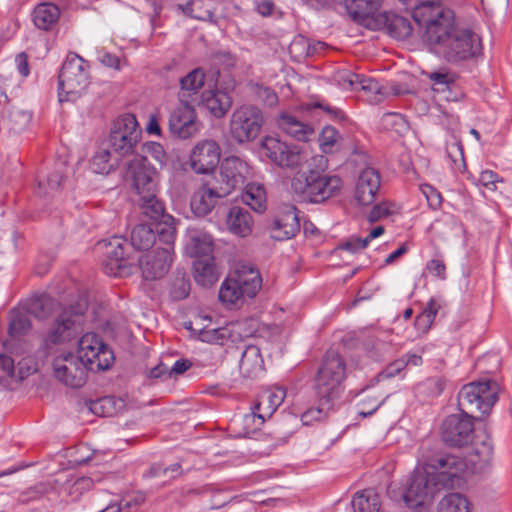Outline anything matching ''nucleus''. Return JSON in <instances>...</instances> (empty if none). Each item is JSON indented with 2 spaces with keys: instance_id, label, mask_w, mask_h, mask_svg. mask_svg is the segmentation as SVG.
<instances>
[{
  "instance_id": "62",
  "label": "nucleus",
  "mask_w": 512,
  "mask_h": 512,
  "mask_svg": "<svg viewBox=\"0 0 512 512\" xmlns=\"http://www.w3.org/2000/svg\"><path fill=\"white\" fill-rule=\"evenodd\" d=\"M17 360V369L19 379L27 377L29 374L36 371V365L32 358L25 357Z\"/></svg>"
},
{
  "instance_id": "58",
  "label": "nucleus",
  "mask_w": 512,
  "mask_h": 512,
  "mask_svg": "<svg viewBox=\"0 0 512 512\" xmlns=\"http://www.w3.org/2000/svg\"><path fill=\"white\" fill-rule=\"evenodd\" d=\"M359 76V74L344 70L335 75V81L344 90H357Z\"/></svg>"
},
{
  "instance_id": "14",
  "label": "nucleus",
  "mask_w": 512,
  "mask_h": 512,
  "mask_svg": "<svg viewBox=\"0 0 512 512\" xmlns=\"http://www.w3.org/2000/svg\"><path fill=\"white\" fill-rule=\"evenodd\" d=\"M423 467L437 481L439 487L456 486L461 475L468 471V463L456 454L438 456Z\"/></svg>"
},
{
  "instance_id": "48",
  "label": "nucleus",
  "mask_w": 512,
  "mask_h": 512,
  "mask_svg": "<svg viewBox=\"0 0 512 512\" xmlns=\"http://www.w3.org/2000/svg\"><path fill=\"white\" fill-rule=\"evenodd\" d=\"M7 121L9 129L15 133H19L29 125L31 114L21 107L13 106L8 112Z\"/></svg>"
},
{
  "instance_id": "54",
  "label": "nucleus",
  "mask_w": 512,
  "mask_h": 512,
  "mask_svg": "<svg viewBox=\"0 0 512 512\" xmlns=\"http://www.w3.org/2000/svg\"><path fill=\"white\" fill-rule=\"evenodd\" d=\"M117 401L113 397H104L92 402L91 411L102 417H109L117 412Z\"/></svg>"
},
{
  "instance_id": "3",
  "label": "nucleus",
  "mask_w": 512,
  "mask_h": 512,
  "mask_svg": "<svg viewBox=\"0 0 512 512\" xmlns=\"http://www.w3.org/2000/svg\"><path fill=\"white\" fill-rule=\"evenodd\" d=\"M326 159L314 155L304 171H298L291 179V189L301 199L311 203H322L337 195L342 189V179L325 174Z\"/></svg>"
},
{
  "instance_id": "35",
  "label": "nucleus",
  "mask_w": 512,
  "mask_h": 512,
  "mask_svg": "<svg viewBox=\"0 0 512 512\" xmlns=\"http://www.w3.org/2000/svg\"><path fill=\"white\" fill-rule=\"evenodd\" d=\"M219 276L220 272L215 265L213 257L196 259L194 261L193 277L199 285L210 287L218 281Z\"/></svg>"
},
{
  "instance_id": "16",
  "label": "nucleus",
  "mask_w": 512,
  "mask_h": 512,
  "mask_svg": "<svg viewBox=\"0 0 512 512\" xmlns=\"http://www.w3.org/2000/svg\"><path fill=\"white\" fill-rule=\"evenodd\" d=\"M250 176L251 168L246 161L237 156H229L221 162L213 181L219 186L220 193L228 196L235 189L242 187Z\"/></svg>"
},
{
  "instance_id": "25",
  "label": "nucleus",
  "mask_w": 512,
  "mask_h": 512,
  "mask_svg": "<svg viewBox=\"0 0 512 512\" xmlns=\"http://www.w3.org/2000/svg\"><path fill=\"white\" fill-rule=\"evenodd\" d=\"M226 195L220 193L219 186L214 182H208L199 187L191 198V209L198 216H205L215 207L219 198Z\"/></svg>"
},
{
  "instance_id": "64",
  "label": "nucleus",
  "mask_w": 512,
  "mask_h": 512,
  "mask_svg": "<svg viewBox=\"0 0 512 512\" xmlns=\"http://www.w3.org/2000/svg\"><path fill=\"white\" fill-rule=\"evenodd\" d=\"M392 213L391 205L388 203H380L375 205L369 213L368 219L370 222H376Z\"/></svg>"
},
{
  "instance_id": "5",
  "label": "nucleus",
  "mask_w": 512,
  "mask_h": 512,
  "mask_svg": "<svg viewBox=\"0 0 512 512\" xmlns=\"http://www.w3.org/2000/svg\"><path fill=\"white\" fill-rule=\"evenodd\" d=\"M88 308V300L81 297L76 308L64 309L49 328L44 339V345L49 349L52 345H59L73 339L84 324V313Z\"/></svg>"
},
{
  "instance_id": "45",
  "label": "nucleus",
  "mask_w": 512,
  "mask_h": 512,
  "mask_svg": "<svg viewBox=\"0 0 512 512\" xmlns=\"http://www.w3.org/2000/svg\"><path fill=\"white\" fill-rule=\"evenodd\" d=\"M242 201L256 212L266 209V191L261 184L249 183L242 193Z\"/></svg>"
},
{
  "instance_id": "49",
  "label": "nucleus",
  "mask_w": 512,
  "mask_h": 512,
  "mask_svg": "<svg viewBox=\"0 0 512 512\" xmlns=\"http://www.w3.org/2000/svg\"><path fill=\"white\" fill-rule=\"evenodd\" d=\"M325 44L323 42H317L314 45H310L309 41L304 37L295 38L289 46V52L291 55L302 58L313 55L318 51L324 49Z\"/></svg>"
},
{
  "instance_id": "59",
  "label": "nucleus",
  "mask_w": 512,
  "mask_h": 512,
  "mask_svg": "<svg viewBox=\"0 0 512 512\" xmlns=\"http://www.w3.org/2000/svg\"><path fill=\"white\" fill-rule=\"evenodd\" d=\"M14 357L0 354V378L12 377L15 371V361L18 357L17 352H11Z\"/></svg>"
},
{
  "instance_id": "44",
  "label": "nucleus",
  "mask_w": 512,
  "mask_h": 512,
  "mask_svg": "<svg viewBox=\"0 0 512 512\" xmlns=\"http://www.w3.org/2000/svg\"><path fill=\"white\" fill-rule=\"evenodd\" d=\"M106 256L108 258L107 267L110 266V274L117 276L124 267L122 263L125 259L123 241L121 238H113L106 244Z\"/></svg>"
},
{
  "instance_id": "63",
  "label": "nucleus",
  "mask_w": 512,
  "mask_h": 512,
  "mask_svg": "<svg viewBox=\"0 0 512 512\" xmlns=\"http://www.w3.org/2000/svg\"><path fill=\"white\" fill-rule=\"evenodd\" d=\"M422 192L426 197L430 207H432L433 209H437L440 207L442 203V197L441 194L435 188H433L430 185H424L422 187Z\"/></svg>"
},
{
  "instance_id": "47",
  "label": "nucleus",
  "mask_w": 512,
  "mask_h": 512,
  "mask_svg": "<svg viewBox=\"0 0 512 512\" xmlns=\"http://www.w3.org/2000/svg\"><path fill=\"white\" fill-rule=\"evenodd\" d=\"M385 397L376 391L364 390L358 403V414L362 417L372 415L385 401Z\"/></svg>"
},
{
  "instance_id": "43",
  "label": "nucleus",
  "mask_w": 512,
  "mask_h": 512,
  "mask_svg": "<svg viewBox=\"0 0 512 512\" xmlns=\"http://www.w3.org/2000/svg\"><path fill=\"white\" fill-rule=\"evenodd\" d=\"M122 156L114 154L110 147H100L91 159V168L95 173L108 174Z\"/></svg>"
},
{
  "instance_id": "7",
  "label": "nucleus",
  "mask_w": 512,
  "mask_h": 512,
  "mask_svg": "<svg viewBox=\"0 0 512 512\" xmlns=\"http://www.w3.org/2000/svg\"><path fill=\"white\" fill-rule=\"evenodd\" d=\"M346 377V364L336 351H328L316 376V391L319 397L331 401L339 396Z\"/></svg>"
},
{
  "instance_id": "36",
  "label": "nucleus",
  "mask_w": 512,
  "mask_h": 512,
  "mask_svg": "<svg viewBox=\"0 0 512 512\" xmlns=\"http://www.w3.org/2000/svg\"><path fill=\"white\" fill-rule=\"evenodd\" d=\"M205 83V73L200 68H195L180 79L179 101L192 103L194 96Z\"/></svg>"
},
{
  "instance_id": "60",
  "label": "nucleus",
  "mask_w": 512,
  "mask_h": 512,
  "mask_svg": "<svg viewBox=\"0 0 512 512\" xmlns=\"http://www.w3.org/2000/svg\"><path fill=\"white\" fill-rule=\"evenodd\" d=\"M31 492L35 493L34 497L49 495L52 493H56L57 496H63V490L59 485L55 484V479L53 481L43 482L36 485Z\"/></svg>"
},
{
  "instance_id": "50",
  "label": "nucleus",
  "mask_w": 512,
  "mask_h": 512,
  "mask_svg": "<svg viewBox=\"0 0 512 512\" xmlns=\"http://www.w3.org/2000/svg\"><path fill=\"white\" fill-rule=\"evenodd\" d=\"M381 127L386 131H393L397 134H402L408 129L406 120L401 114L386 113L381 118Z\"/></svg>"
},
{
  "instance_id": "6",
  "label": "nucleus",
  "mask_w": 512,
  "mask_h": 512,
  "mask_svg": "<svg viewBox=\"0 0 512 512\" xmlns=\"http://www.w3.org/2000/svg\"><path fill=\"white\" fill-rule=\"evenodd\" d=\"M261 148L275 165L296 172L304 171L312 157L303 147L288 144L275 136L264 137Z\"/></svg>"
},
{
  "instance_id": "46",
  "label": "nucleus",
  "mask_w": 512,
  "mask_h": 512,
  "mask_svg": "<svg viewBox=\"0 0 512 512\" xmlns=\"http://www.w3.org/2000/svg\"><path fill=\"white\" fill-rule=\"evenodd\" d=\"M471 508L472 504L465 495L452 492L439 501L437 512H470Z\"/></svg>"
},
{
  "instance_id": "56",
  "label": "nucleus",
  "mask_w": 512,
  "mask_h": 512,
  "mask_svg": "<svg viewBox=\"0 0 512 512\" xmlns=\"http://www.w3.org/2000/svg\"><path fill=\"white\" fill-rule=\"evenodd\" d=\"M251 89L254 96L266 105L275 106L277 104L278 96L269 87L256 83L251 86Z\"/></svg>"
},
{
  "instance_id": "23",
  "label": "nucleus",
  "mask_w": 512,
  "mask_h": 512,
  "mask_svg": "<svg viewBox=\"0 0 512 512\" xmlns=\"http://www.w3.org/2000/svg\"><path fill=\"white\" fill-rule=\"evenodd\" d=\"M380 187V176L373 168L362 170L357 178L354 198L359 205L367 206L373 203Z\"/></svg>"
},
{
  "instance_id": "52",
  "label": "nucleus",
  "mask_w": 512,
  "mask_h": 512,
  "mask_svg": "<svg viewBox=\"0 0 512 512\" xmlns=\"http://www.w3.org/2000/svg\"><path fill=\"white\" fill-rule=\"evenodd\" d=\"M30 329V321L24 313H10L9 333L13 338L20 337Z\"/></svg>"
},
{
  "instance_id": "42",
  "label": "nucleus",
  "mask_w": 512,
  "mask_h": 512,
  "mask_svg": "<svg viewBox=\"0 0 512 512\" xmlns=\"http://www.w3.org/2000/svg\"><path fill=\"white\" fill-rule=\"evenodd\" d=\"M186 251L191 257L202 259L212 257L213 239L206 233H195L186 245Z\"/></svg>"
},
{
  "instance_id": "15",
  "label": "nucleus",
  "mask_w": 512,
  "mask_h": 512,
  "mask_svg": "<svg viewBox=\"0 0 512 512\" xmlns=\"http://www.w3.org/2000/svg\"><path fill=\"white\" fill-rule=\"evenodd\" d=\"M191 324V329L198 333L200 340L209 344L225 345L228 342L237 343L243 340L241 323L216 328L213 327L210 316L199 315Z\"/></svg>"
},
{
  "instance_id": "11",
  "label": "nucleus",
  "mask_w": 512,
  "mask_h": 512,
  "mask_svg": "<svg viewBox=\"0 0 512 512\" xmlns=\"http://www.w3.org/2000/svg\"><path fill=\"white\" fill-rule=\"evenodd\" d=\"M54 377L63 385L70 388L82 387L88 378L90 369L82 358L70 351L60 352L52 362Z\"/></svg>"
},
{
  "instance_id": "55",
  "label": "nucleus",
  "mask_w": 512,
  "mask_h": 512,
  "mask_svg": "<svg viewBox=\"0 0 512 512\" xmlns=\"http://www.w3.org/2000/svg\"><path fill=\"white\" fill-rule=\"evenodd\" d=\"M340 138L341 135L334 127L325 126L319 136V144L324 152H328L332 150Z\"/></svg>"
},
{
  "instance_id": "31",
  "label": "nucleus",
  "mask_w": 512,
  "mask_h": 512,
  "mask_svg": "<svg viewBox=\"0 0 512 512\" xmlns=\"http://www.w3.org/2000/svg\"><path fill=\"white\" fill-rule=\"evenodd\" d=\"M94 479L90 477H76L72 474H61L55 478V484L59 485L63 490V495L76 501L85 492L91 489Z\"/></svg>"
},
{
  "instance_id": "17",
  "label": "nucleus",
  "mask_w": 512,
  "mask_h": 512,
  "mask_svg": "<svg viewBox=\"0 0 512 512\" xmlns=\"http://www.w3.org/2000/svg\"><path fill=\"white\" fill-rule=\"evenodd\" d=\"M169 130L180 139H189L198 134L199 123L192 103L179 101V105L170 114Z\"/></svg>"
},
{
  "instance_id": "21",
  "label": "nucleus",
  "mask_w": 512,
  "mask_h": 512,
  "mask_svg": "<svg viewBox=\"0 0 512 512\" xmlns=\"http://www.w3.org/2000/svg\"><path fill=\"white\" fill-rule=\"evenodd\" d=\"M466 447L467 451L464 461L468 463V470L477 472L490 462L493 447L489 435L484 431L476 432Z\"/></svg>"
},
{
  "instance_id": "27",
  "label": "nucleus",
  "mask_w": 512,
  "mask_h": 512,
  "mask_svg": "<svg viewBox=\"0 0 512 512\" xmlns=\"http://www.w3.org/2000/svg\"><path fill=\"white\" fill-rule=\"evenodd\" d=\"M383 0H345L350 17L367 27H373L376 13L380 9Z\"/></svg>"
},
{
  "instance_id": "20",
  "label": "nucleus",
  "mask_w": 512,
  "mask_h": 512,
  "mask_svg": "<svg viewBox=\"0 0 512 512\" xmlns=\"http://www.w3.org/2000/svg\"><path fill=\"white\" fill-rule=\"evenodd\" d=\"M163 244L164 247H158L152 254L144 255L140 259L142 274L147 280L163 277L172 263L174 241Z\"/></svg>"
},
{
  "instance_id": "40",
  "label": "nucleus",
  "mask_w": 512,
  "mask_h": 512,
  "mask_svg": "<svg viewBox=\"0 0 512 512\" xmlns=\"http://www.w3.org/2000/svg\"><path fill=\"white\" fill-rule=\"evenodd\" d=\"M60 16L59 8L52 3H41L35 7L32 18L35 26L42 30L50 29Z\"/></svg>"
},
{
  "instance_id": "61",
  "label": "nucleus",
  "mask_w": 512,
  "mask_h": 512,
  "mask_svg": "<svg viewBox=\"0 0 512 512\" xmlns=\"http://www.w3.org/2000/svg\"><path fill=\"white\" fill-rule=\"evenodd\" d=\"M479 182L486 189L495 191L497 189V183L503 182V179L499 177L494 171L485 170L481 172Z\"/></svg>"
},
{
  "instance_id": "30",
  "label": "nucleus",
  "mask_w": 512,
  "mask_h": 512,
  "mask_svg": "<svg viewBox=\"0 0 512 512\" xmlns=\"http://www.w3.org/2000/svg\"><path fill=\"white\" fill-rule=\"evenodd\" d=\"M239 371L244 378L254 379L263 371V358L260 348L253 344L244 346L239 362Z\"/></svg>"
},
{
  "instance_id": "38",
  "label": "nucleus",
  "mask_w": 512,
  "mask_h": 512,
  "mask_svg": "<svg viewBox=\"0 0 512 512\" xmlns=\"http://www.w3.org/2000/svg\"><path fill=\"white\" fill-rule=\"evenodd\" d=\"M246 298H248L247 295L231 276L222 282L219 289V300L226 307L230 308L241 306Z\"/></svg>"
},
{
  "instance_id": "53",
  "label": "nucleus",
  "mask_w": 512,
  "mask_h": 512,
  "mask_svg": "<svg viewBox=\"0 0 512 512\" xmlns=\"http://www.w3.org/2000/svg\"><path fill=\"white\" fill-rule=\"evenodd\" d=\"M55 307V301L47 295L34 300L29 307L30 312L39 319L47 318Z\"/></svg>"
},
{
  "instance_id": "57",
  "label": "nucleus",
  "mask_w": 512,
  "mask_h": 512,
  "mask_svg": "<svg viewBox=\"0 0 512 512\" xmlns=\"http://www.w3.org/2000/svg\"><path fill=\"white\" fill-rule=\"evenodd\" d=\"M142 152L147 156L154 159L159 164H164L166 161V153L161 144L157 142H147L143 145Z\"/></svg>"
},
{
  "instance_id": "4",
  "label": "nucleus",
  "mask_w": 512,
  "mask_h": 512,
  "mask_svg": "<svg viewBox=\"0 0 512 512\" xmlns=\"http://www.w3.org/2000/svg\"><path fill=\"white\" fill-rule=\"evenodd\" d=\"M89 80L88 63L77 54H68L59 74V101H75L78 99L87 89Z\"/></svg>"
},
{
  "instance_id": "37",
  "label": "nucleus",
  "mask_w": 512,
  "mask_h": 512,
  "mask_svg": "<svg viewBox=\"0 0 512 512\" xmlns=\"http://www.w3.org/2000/svg\"><path fill=\"white\" fill-rule=\"evenodd\" d=\"M221 5L220 0H191L185 6H181L183 12L198 20H213L217 6Z\"/></svg>"
},
{
  "instance_id": "8",
  "label": "nucleus",
  "mask_w": 512,
  "mask_h": 512,
  "mask_svg": "<svg viewBox=\"0 0 512 512\" xmlns=\"http://www.w3.org/2000/svg\"><path fill=\"white\" fill-rule=\"evenodd\" d=\"M141 128L133 114H124L116 118L111 126L107 139L108 147L118 156H126L134 152L141 139Z\"/></svg>"
},
{
  "instance_id": "22",
  "label": "nucleus",
  "mask_w": 512,
  "mask_h": 512,
  "mask_svg": "<svg viewBox=\"0 0 512 512\" xmlns=\"http://www.w3.org/2000/svg\"><path fill=\"white\" fill-rule=\"evenodd\" d=\"M300 230V222L295 206L286 205L277 214L271 227V237L283 241L294 237Z\"/></svg>"
},
{
  "instance_id": "26",
  "label": "nucleus",
  "mask_w": 512,
  "mask_h": 512,
  "mask_svg": "<svg viewBox=\"0 0 512 512\" xmlns=\"http://www.w3.org/2000/svg\"><path fill=\"white\" fill-rule=\"evenodd\" d=\"M231 277L248 298L255 297L262 287L260 272L250 263L237 264L235 272Z\"/></svg>"
},
{
  "instance_id": "13",
  "label": "nucleus",
  "mask_w": 512,
  "mask_h": 512,
  "mask_svg": "<svg viewBox=\"0 0 512 512\" xmlns=\"http://www.w3.org/2000/svg\"><path fill=\"white\" fill-rule=\"evenodd\" d=\"M80 356L90 371H101L108 369L114 355L103 340L94 333L84 334L78 343V349L74 352Z\"/></svg>"
},
{
  "instance_id": "39",
  "label": "nucleus",
  "mask_w": 512,
  "mask_h": 512,
  "mask_svg": "<svg viewBox=\"0 0 512 512\" xmlns=\"http://www.w3.org/2000/svg\"><path fill=\"white\" fill-rule=\"evenodd\" d=\"M351 505L354 512H379L382 503L375 490L365 489L354 495Z\"/></svg>"
},
{
  "instance_id": "51",
  "label": "nucleus",
  "mask_w": 512,
  "mask_h": 512,
  "mask_svg": "<svg viewBox=\"0 0 512 512\" xmlns=\"http://www.w3.org/2000/svg\"><path fill=\"white\" fill-rule=\"evenodd\" d=\"M63 175L61 171H53L49 175H47L46 179L40 180L38 182V191L37 193L40 196H48L53 195L58 191L60 184L62 182Z\"/></svg>"
},
{
  "instance_id": "41",
  "label": "nucleus",
  "mask_w": 512,
  "mask_h": 512,
  "mask_svg": "<svg viewBox=\"0 0 512 512\" xmlns=\"http://www.w3.org/2000/svg\"><path fill=\"white\" fill-rule=\"evenodd\" d=\"M156 224H139L131 232V244L138 250H148L156 242Z\"/></svg>"
},
{
  "instance_id": "19",
  "label": "nucleus",
  "mask_w": 512,
  "mask_h": 512,
  "mask_svg": "<svg viewBox=\"0 0 512 512\" xmlns=\"http://www.w3.org/2000/svg\"><path fill=\"white\" fill-rule=\"evenodd\" d=\"M157 177L156 170L150 167L146 158H134L128 164L126 179L138 195L158 191Z\"/></svg>"
},
{
  "instance_id": "28",
  "label": "nucleus",
  "mask_w": 512,
  "mask_h": 512,
  "mask_svg": "<svg viewBox=\"0 0 512 512\" xmlns=\"http://www.w3.org/2000/svg\"><path fill=\"white\" fill-rule=\"evenodd\" d=\"M225 224L231 234L245 238L253 231L254 219L246 208L233 206L226 215Z\"/></svg>"
},
{
  "instance_id": "34",
  "label": "nucleus",
  "mask_w": 512,
  "mask_h": 512,
  "mask_svg": "<svg viewBox=\"0 0 512 512\" xmlns=\"http://www.w3.org/2000/svg\"><path fill=\"white\" fill-rule=\"evenodd\" d=\"M277 126L286 134L299 141H308L314 134L311 126L301 122L288 112H281L277 117Z\"/></svg>"
},
{
  "instance_id": "12",
  "label": "nucleus",
  "mask_w": 512,
  "mask_h": 512,
  "mask_svg": "<svg viewBox=\"0 0 512 512\" xmlns=\"http://www.w3.org/2000/svg\"><path fill=\"white\" fill-rule=\"evenodd\" d=\"M439 488L437 481L422 466L416 468L410 477L403 500L411 509L428 506L432 503Z\"/></svg>"
},
{
  "instance_id": "9",
  "label": "nucleus",
  "mask_w": 512,
  "mask_h": 512,
  "mask_svg": "<svg viewBox=\"0 0 512 512\" xmlns=\"http://www.w3.org/2000/svg\"><path fill=\"white\" fill-rule=\"evenodd\" d=\"M264 124L262 111L250 104L237 107L231 114L229 131L237 143H246L255 140L260 134Z\"/></svg>"
},
{
  "instance_id": "2",
  "label": "nucleus",
  "mask_w": 512,
  "mask_h": 512,
  "mask_svg": "<svg viewBox=\"0 0 512 512\" xmlns=\"http://www.w3.org/2000/svg\"><path fill=\"white\" fill-rule=\"evenodd\" d=\"M499 385L492 380L475 381L464 385L458 394V406L462 413L445 418L441 436L445 443L455 447H465L475 436L472 414H487L496 403Z\"/></svg>"
},
{
  "instance_id": "29",
  "label": "nucleus",
  "mask_w": 512,
  "mask_h": 512,
  "mask_svg": "<svg viewBox=\"0 0 512 512\" xmlns=\"http://www.w3.org/2000/svg\"><path fill=\"white\" fill-rule=\"evenodd\" d=\"M285 397L286 391L281 387L269 388L262 392L254 407L258 412L257 418L260 420V424H263L266 418L272 416L276 409L282 404Z\"/></svg>"
},
{
  "instance_id": "10",
  "label": "nucleus",
  "mask_w": 512,
  "mask_h": 512,
  "mask_svg": "<svg viewBox=\"0 0 512 512\" xmlns=\"http://www.w3.org/2000/svg\"><path fill=\"white\" fill-rule=\"evenodd\" d=\"M158 191L139 195V207L144 216L156 224L160 243H171L175 240L174 218L164 213V205L157 197Z\"/></svg>"
},
{
  "instance_id": "33",
  "label": "nucleus",
  "mask_w": 512,
  "mask_h": 512,
  "mask_svg": "<svg viewBox=\"0 0 512 512\" xmlns=\"http://www.w3.org/2000/svg\"><path fill=\"white\" fill-rule=\"evenodd\" d=\"M357 90L364 91L367 94V100L373 104L381 102L389 95L399 96L404 94V91L397 86H393L388 90L374 79L363 75H360L358 78Z\"/></svg>"
},
{
  "instance_id": "32",
  "label": "nucleus",
  "mask_w": 512,
  "mask_h": 512,
  "mask_svg": "<svg viewBox=\"0 0 512 512\" xmlns=\"http://www.w3.org/2000/svg\"><path fill=\"white\" fill-rule=\"evenodd\" d=\"M201 103L216 118H222L232 106L231 96L222 90H207L201 94Z\"/></svg>"
},
{
  "instance_id": "1",
  "label": "nucleus",
  "mask_w": 512,
  "mask_h": 512,
  "mask_svg": "<svg viewBox=\"0 0 512 512\" xmlns=\"http://www.w3.org/2000/svg\"><path fill=\"white\" fill-rule=\"evenodd\" d=\"M414 20L425 28L423 40L429 50L449 63L457 64L481 54L480 36L455 25L454 12L439 1H419Z\"/></svg>"
},
{
  "instance_id": "18",
  "label": "nucleus",
  "mask_w": 512,
  "mask_h": 512,
  "mask_svg": "<svg viewBox=\"0 0 512 512\" xmlns=\"http://www.w3.org/2000/svg\"><path fill=\"white\" fill-rule=\"evenodd\" d=\"M220 156L221 148L215 140H201L191 150V169L198 174L209 173L218 165Z\"/></svg>"
},
{
  "instance_id": "24",
  "label": "nucleus",
  "mask_w": 512,
  "mask_h": 512,
  "mask_svg": "<svg viewBox=\"0 0 512 512\" xmlns=\"http://www.w3.org/2000/svg\"><path fill=\"white\" fill-rule=\"evenodd\" d=\"M373 27L385 29L390 36L399 40L408 38L413 31L412 24L408 18L391 12L377 14Z\"/></svg>"
}]
</instances>
